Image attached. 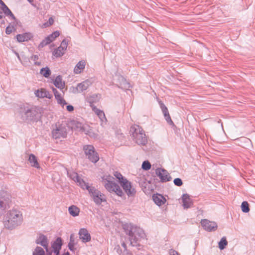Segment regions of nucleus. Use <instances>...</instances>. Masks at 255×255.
I'll return each mask as SVG.
<instances>
[{
  "mask_svg": "<svg viewBox=\"0 0 255 255\" xmlns=\"http://www.w3.org/2000/svg\"><path fill=\"white\" fill-rule=\"evenodd\" d=\"M42 108L32 105H21L17 112V116L26 123L37 122L40 118Z\"/></svg>",
  "mask_w": 255,
  "mask_h": 255,
  "instance_id": "nucleus-1",
  "label": "nucleus"
},
{
  "mask_svg": "<svg viewBox=\"0 0 255 255\" xmlns=\"http://www.w3.org/2000/svg\"><path fill=\"white\" fill-rule=\"evenodd\" d=\"M23 222V216L21 211L17 210H9L3 219L4 227L10 230L20 226Z\"/></svg>",
  "mask_w": 255,
  "mask_h": 255,
  "instance_id": "nucleus-2",
  "label": "nucleus"
},
{
  "mask_svg": "<svg viewBox=\"0 0 255 255\" xmlns=\"http://www.w3.org/2000/svg\"><path fill=\"white\" fill-rule=\"evenodd\" d=\"M124 229L129 236L130 244L132 246H137L139 243L145 237L143 230L140 227L129 224L125 226Z\"/></svg>",
  "mask_w": 255,
  "mask_h": 255,
  "instance_id": "nucleus-3",
  "label": "nucleus"
},
{
  "mask_svg": "<svg viewBox=\"0 0 255 255\" xmlns=\"http://www.w3.org/2000/svg\"><path fill=\"white\" fill-rule=\"evenodd\" d=\"M130 132L133 140L139 145H145L147 139L142 128L138 125L132 126L130 128Z\"/></svg>",
  "mask_w": 255,
  "mask_h": 255,
  "instance_id": "nucleus-4",
  "label": "nucleus"
},
{
  "mask_svg": "<svg viewBox=\"0 0 255 255\" xmlns=\"http://www.w3.org/2000/svg\"><path fill=\"white\" fill-rule=\"evenodd\" d=\"M112 179H113V178L111 176L107 178L104 177L103 178V183L105 188L110 192H113L118 196H122L123 194L122 190L117 184L112 181Z\"/></svg>",
  "mask_w": 255,
  "mask_h": 255,
  "instance_id": "nucleus-5",
  "label": "nucleus"
},
{
  "mask_svg": "<svg viewBox=\"0 0 255 255\" xmlns=\"http://www.w3.org/2000/svg\"><path fill=\"white\" fill-rule=\"evenodd\" d=\"M87 186L85 189L88 190L90 196L96 205H100L102 202H106V196L103 193L93 187H90L88 185Z\"/></svg>",
  "mask_w": 255,
  "mask_h": 255,
  "instance_id": "nucleus-6",
  "label": "nucleus"
},
{
  "mask_svg": "<svg viewBox=\"0 0 255 255\" xmlns=\"http://www.w3.org/2000/svg\"><path fill=\"white\" fill-rule=\"evenodd\" d=\"M10 201L11 195L9 193L3 189L0 190V216L8 208Z\"/></svg>",
  "mask_w": 255,
  "mask_h": 255,
  "instance_id": "nucleus-7",
  "label": "nucleus"
},
{
  "mask_svg": "<svg viewBox=\"0 0 255 255\" xmlns=\"http://www.w3.org/2000/svg\"><path fill=\"white\" fill-rule=\"evenodd\" d=\"M83 150L84 151L86 156L92 162L96 163L99 160V155L95 151V148L93 145H84Z\"/></svg>",
  "mask_w": 255,
  "mask_h": 255,
  "instance_id": "nucleus-8",
  "label": "nucleus"
},
{
  "mask_svg": "<svg viewBox=\"0 0 255 255\" xmlns=\"http://www.w3.org/2000/svg\"><path fill=\"white\" fill-rule=\"evenodd\" d=\"M67 133L66 127L62 125H56L52 131V137L55 139L65 138Z\"/></svg>",
  "mask_w": 255,
  "mask_h": 255,
  "instance_id": "nucleus-9",
  "label": "nucleus"
},
{
  "mask_svg": "<svg viewBox=\"0 0 255 255\" xmlns=\"http://www.w3.org/2000/svg\"><path fill=\"white\" fill-rule=\"evenodd\" d=\"M113 83L117 85L119 88L124 90H128L130 87L126 79L120 75L116 74L114 77Z\"/></svg>",
  "mask_w": 255,
  "mask_h": 255,
  "instance_id": "nucleus-10",
  "label": "nucleus"
},
{
  "mask_svg": "<svg viewBox=\"0 0 255 255\" xmlns=\"http://www.w3.org/2000/svg\"><path fill=\"white\" fill-rule=\"evenodd\" d=\"M72 128L77 131L84 132L90 136H92V133L89 130V127L87 125H84L81 123L77 121H73L71 123Z\"/></svg>",
  "mask_w": 255,
  "mask_h": 255,
  "instance_id": "nucleus-11",
  "label": "nucleus"
},
{
  "mask_svg": "<svg viewBox=\"0 0 255 255\" xmlns=\"http://www.w3.org/2000/svg\"><path fill=\"white\" fill-rule=\"evenodd\" d=\"M121 185L128 196H133L136 193V190L131 183L127 179L121 181Z\"/></svg>",
  "mask_w": 255,
  "mask_h": 255,
  "instance_id": "nucleus-12",
  "label": "nucleus"
},
{
  "mask_svg": "<svg viewBox=\"0 0 255 255\" xmlns=\"http://www.w3.org/2000/svg\"><path fill=\"white\" fill-rule=\"evenodd\" d=\"M67 175L70 179L74 181L77 185H79L83 189H85V187H87V185L88 184L80 178L77 173L72 170H68L67 171Z\"/></svg>",
  "mask_w": 255,
  "mask_h": 255,
  "instance_id": "nucleus-13",
  "label": "nucleus"
},
{
  "mask_svg": "<svg viewBox=\"0 0 255 255\" xmlns=\"http://www.w3.org/2000/svg\"><path fill=\"white\" fill-rule=\"evenodd\" d=\"M62 245V240L58 238L52 244V249H49L47 255H59Z\"/></svg>",
  "mask_w": 255,
  "mask_h": 255,
  "instance_id": "nucleus-14",
  "label": "nucleus"
},
{
  "mask_svg": "<svg viewBox=\"0 0 255 255\" xmlns=\"http://www.w3.org/2000/svg\"><path fill=\"white\" fill-rule=\"evenodd\" d=\"M155 173L159 177L162 182L169 181L172 179L168 171L165 169L159 168H157L155 170Z\"/></svg>",
  "mask_w": 255,
  "mask_h": 255,
  "instance_id": "nucleus-15",
  "label": "nucleus"
},
{
  "mask_svg": "<svg viewBox=\"0 0 255 255\" xmlns=\"http://www.w3.org/2000/svg\"><path fill=\"white\" fill-rule=\"evenodd\" d=\"M201 224L203 228L208 232L215 231L218 227L217 224L215 222L210 221L207 219L202 220Z\"/></svg>",
  "mask_w": 255,
  "mask_h": 255,
  "instance_id": "nucleus-16",
  "label": "nucleus"
},
{
  "mask_svg": "<svg viewBox=\"0 0 255 255\" xmlns=\"http://www.w3.org/2000/svg\"><path fill=\"white\" fill-rule=\"evenodd\" d=\"M93 111L94 112L100 119V125L103 128H106L108 125V121L104 111L96 107H93Z\"/></svg>",
  "mask_w": 255,
  "mask_h": 255,
  "instance_id": "nucleus-17",
  "label": "nucleus"
},
{
  "mask_svg": "<svg viewBox=\"0 0 255 255\" xmlns=\"http://www.w3.org/2000/svg\"><path fill=\"white\" fill-rule=\"evenodd\" d=\"M80 239L82 242L86 243L91 241V237L88 231L85 228H81L79 231Z\"/></svg>",
  "mask_w": 255,
  "mask_h": 255,
  "instance_id": "nucleus-18",
  "label": "nucleus"
},
{
  "mask_svg": "<svg viewBox=\"0 0 255 255\" xmlns=\"http://www.w3.org/2000/svg\"><path fill=\"white\" fill-rule=\"evenodd\" d=\"M35 96L39 98H47L48 99H51L53 96L48 91L43 88L37 89L34 91Z\"/></svg>",
  "mask_w": 255,
  "mask_h": 255,
  "instance_id": "nucleus-19",
  "label": "nucleus"
},
{
  "mask_svg": "<svg viewBox=\"0 0 255 255\" xmlns=\"http://www.w3.org/2000/svg\"><path fill=\"white\" fill-rule=\"evenodd\" d=\"M182 200L184 209H187L192 207L193 201L189 194H184L182 196Z\"/></svg>",
  "mask_w": 255,
  "mask_h": 255,
  "instance_id": "nucleus-20",
  "label": "nucleus"
},
{
  "mask_svg": "<svg viewBox=\"0 0 255 255\" xmlns=\"http://www.w3.org/2000/svg\"><path fill=\"white\" fill-rule=\"evenodd\" d=\"M36 243L43 246L45 249L46 253H49V248H48V241L45 236L43 235H40L36 240Z\"/></svg>",
  "mask_w": 255,
  "mask_h": 255,
  "instance_id": "nucleus-21",
  "label": "nucleus"
},
{
  "mask_svg": "<svg viewBox=\"0 0 255 255\" xmlns=\"http://www.w3.org/2000/svg\"><path fill=\"white\" fill-rule=\"evenodd\" d=\"M16 37L18 42H22L30 40L32 37V35L30 32H25L22 34H17Z\"/></svg>",
  "mask_w": 255,
  "mask_h": 255,
  "instance_id": "nucleus-22",
  "label": "nucleus"
},
{
  "mask_svg": "<svg viewBox=\"0 0 255 255\" xmlns=\"http://www.w3.org/2000/svg\"><path fill=\"white\" fill-rule=\"evenodd\" d=\"M100 99V96L98 94H93L86 98V101L89 103L90 106L92 108V110L93 107H96L94 104L98 102Z\"/></svg>",
  "mask_w": 255,
  "mask_h": 255,
  "instance_id": "nucleus-23",
  "label": "nucleus"
},
{
  "mask_svg": "<svg viewBox=\"0 0 255 255\" xmlns=\"http://www.w3.org/2000/svg\"><path fill=\"white\" fill-rule=\"evenodd\" d=\"M53 84L54 86L62 91L65 87V82L63 81L62 78L61 76L58 75L56 77L55 79L53 80Z\"/></svg>",
  "mask_w": 255,
  "mask_h": 255,
  "instance_id": "nucleus-24",
  "label": "nucleus"
},
{
  "mask_svg": "<svg viewBox=\"0 0 255 255\" xmlns=\"http://www.w3.org/2000/svg\"><path fill=\"white\" fill-rule=\"evenodd\" d=\"M153 200L158 206H160L163 205L166 202L165 198L161 194H154L152 196Z\"/></svg>",
  "mask_w": 255,
  "mask_h": 255,
  "instance_id": "nucleus-25",
  "label": "nucleus"
},
{
  "mask_svg": "<svg viewBox=\"0 0 255 255\" xmlns=\"http://www.w3.org/2000/svg\"><path fill=\"white\" fill-rule=\"evenodd\" d=\"M91 84L92 83L89 80H86L78 84V89H79L80 93L86 90Z\"/></svg>",
  "mask_w": 255,
  "mask_h": 255,
  "instance_id": "nucleus-26",
  "label": "nucleus"
},
{
  "mask_svg": "<svg viewBox=\"0 0 255 255\" xmlns=\"http://www.w3.org/2000/svg\"><path fill=\"white\" fill-rule=\"evenodd\" d=\"M86 65V62L85 60L80 61L75 66L74 69V72L75 74H80L83 71Z\"/></svg>",
  "mask_w": 255,
  "mask_h": 255,
  "instance_id": "nucleus-27",
  "label": "nucleus"
},
{
  "mask_svg": "<svg viewBox=\"0 0 255 255\" xmlns=\"http://www.w3.org/2000/svg\"><path fill=\"white\" fill-rule=\"evenodd\" d=\"M28 161L30 165L36 168H39V165L37 161L36 157L33 154H30L29 156Z\"/></svg>",
  "mask_w": 255,
  "mask_h": 255,
  "instance_id": "nucleus-28",
  "label": "nucleus"
},
{
  "mask_svg": "<svg viewBox=\"0 0 255 255\" xmlns=\"http://www.w3.org/2000/svg\"><path fill=\"white\" fill-rule=\"evenodd\" d=\"M62 91L63 93V95L58 93L57 94H56L54 96H55V99L57 101L58 104L60 105L62 107H64V106H65L67 104V103L63 98V95L64 94V92L63 90Z\"/></svg>",
  "mask_w": 255,
  "mask_h": 255,
  "instance_id": "nucleus-29",
  "label": "nucleus"
},
{
  "mask_svg": "<svg viewBox=\"0 0 255 255\" xmlns=\"http://www.w3.org/2000/svg\"><path fill=\"white\" fill-rule=\"evenodd\" d=\"M69 214L73 217H76L79 215L80 210L75 205H72L68 208Z\"/></svg>",
  "mask_w": 255,
  "mask_h": 255,
  "instance_id": "nucleus-30",
  "label": "nucleus"
},
{
  "mask_svg": "<svg viewBox=\"0 0 255 255\" xmlns=\"http://www.w3.org/2000/svg\"><path fill=\"white\" fill-rule=\"evenodd\" d=\"M0 8L4 12V13L7 16H10L12 19H14L15 16L11 12V10L8 7L5 5V4H2V6H0Z\"/></svg>",
  "mask_w": 255,
  "mask_h": 255,
  "instance_id": "nucleus-31",
  "label": "nucleus"
},
{
  "mask_svg": "<svg viewBox=\"0 0 255 255\" xmlns=\"http://www.w3.org/2000/svg\"><path fill=\"white\" fill-rule=\"evenodd\" d=\"M51 73V70L48 67L42 68L40 70V74L45 78H48Z\"/></svg>",
  "mask_w": 255,
  "mask_h": 255,
  "instance_id": "nucleus-32",
  "label": "nucleus"
},
{
  "mask_svg": "<svg viewBox=\"0 0 255 255\" xmlns=\"http://www.w3.org/2000/svg\"><path fill=\"white\" fill-rule=\"evenodd\" d=\"M65 51L62 49L59 46L55 49L53 52V55L55 57H59L62 56L65 53Z\"/></svg>",
  "mask_w": 255,
  "mask_h": 255,
  "instance_id": "nucleus-33",
  "label": "nucleus"
},
{
  "mask_svg": "<svg viewBox=\"0 0 255 255\" xmlns=\"http://www.w3.org/2000/svg\"><path fill=\"white\" fill-rule=\"evenodd\" d=\"M75 245V241H74V235L71 234L70 235V241L68 245L69 249L71 251H74L75 250V248H74Z\"/></svg>",
  "mask_w": 255,
  "mask_h": 255,
  "instance_id": "nucleus-34",
  "label": "nucleus"
},
{
  "mask_svg": "<svg viewBox=\"0 0 255 255\" xmlns=\"http://www.w3.org/2000/svg\"><path fill=\"white\" fill-rule=\"evenodd\" d=\"M228 245V242L226 237H223L219 242V248L221 250H224L226 246Z\"/></svg>",
  "mask_w": 255,
  "mask_h": 255,
  "instance_id": "nucleus-35",
  "label": "nucleus"
},
{
  "mask_svg": "<svg viewBox=\"0 0 255 255\" xmlns=\"http://www.w3.org/2000/svg\"><path fill=\"white\" fill-rule=\"evenodd\" d=\"M241 209L244 213H248L250 211L249 206L248 202L244 201L241 205Z\"/></svg>",
  "mask_w": 255,
  "mask_h": 255,
  "instance_id": "nucleus-36",
  "label": "nucleus"
},
{
  "mask_svg": "<svg viewBox=\"0 0 255 255\" xmlns=\"http://www.w3.org/2000/svg\"><path fill=\"white\" fill-rule=\"evenodd\" d=\"M159 104L160 105V107L162 111V113L164 115V116H167V115H169L168 109L165 105L162 103L161 101L159 102Z\"/></svg>",
  "mask_w": 255,
  "mask_h": 255,
  "instance_id": "nucleus-37",
  "label": "nucleus"
},
{
  "mask_svg": "<svg viewBox=\"0 0 255 255\" xmlns=\"http://www.w3.org/2000/svg\"><path fill=\"white\" fill-rule=\"evenodd\" d=\"M51 42V41L50 39V37L47 36L44 39H43L39 44V47H43L44 46L47 45Z\"/></svg>",
  "mask_w": 255,
  "mask_h": 255,
  "instance_id": "nucleus-38",
  "label": "nucleus"
},
{
  "mask_svg": "<svg viewBox=\"0 0 255 255\" xmlns=\"http://www.w3.org/2000/svg\"><path fill=\"white\" fill-rule=\"evenodd\" d=\"M33 255H44V251L42 248L37 247L33 253Z\"/></svg>",
  "mask_w": 255,
  "mask_h": 255,
  "instance_id": "nucleus-39",
  "label": "nucleus"
},
{
  "mask_svg": "<svg viewBox=\"0 0 255 255\" xmlns=\"http://www.w3.org/2000/svg\"><path fill=\"white\" fill-rule=\"evenodd\" d=\"M59 32L58 31H54V32H53L52 33H51V34H50L49 35H48V37H50V40L51 41V42H52L53 41H54L55 40V39L58 37L59 36Z\"/></svg>",
  "mask_w": 255,
  "mask_h": 255,
  "instance_id": "nucleus-40",
  "label": "nucleus"
},
{
  "mask_svg": "<svg viewBox=\"0 0 255 255\" xmlns=\"http://www.w3.org/2000/svg\"><path fill=\"white\" fill-rule=\"evenodd\" d=\"M68 44V40L64 39L62 41L61 45H60V47L63 49L64 51H66L67 48V46Z\"/></svg>",
  "mask_w": 255,
  "mask_h": 255,
  "instance_id": "nucleus-41",
  "label": "nucleus"
},
{
  "mask_svg": "<svg viewBox=\"0 0 255 255\" xmlns=\"http://www.w3.org/2000/svg\"><path fill=\"white\" fill-rule=\"evenodd\" d=\"M142 168L145 170H149L151 168L150 162L148 161H143L142 164Z\"/></svg>",
  "mask_w": 255,
  "mask_h": 255,
  "instance_id": "nucleus-42",
  "label": "nucleus"
},
{
  "mask_svg": "<svg viewBox=\"0 0 255 255\" xmlns=\"http://www.w3.org/2000/svg\"><path fill=\"white\" fill-rule=\"evenodd\" d=\"M114 176L119 179V182L120 183H121L122 181H124V180L126 179L125 178L123 175L121 174V173L119 172H115L114 173Z\"/></svg>",
  "mask_w": 255,
  "mask_h": 255,
  "instance_id": "nucleus-43",
  "label": "nucleus"
},
{
  "mask_svg": "<svg viewBox=\"0 0 255 255\" xmlns=\"http://www.w3.org/2000/svg\"><path fill=\"white\" fill-rule=\"evenodd\" d=\"M69 92L73 94L79 93V89H78V85L76 87L71 86L69 88Z\"/></svg>",
  "mask_w": 255,
  "mask_h": 255,
  "instance_id": "nucleus-44",
  "label": "nucleus"
},
{
  "mask_svg": "<svg viewBox=\"0 0 255 255\" xmlns=\"http://www.w3.org/2000/svg\"><path fill=\"white\" fill-rule=\"evenodd\" d=\"M54 22V19L52 17L49 18L48 21L47 22L44 23L43 24V27H46L52 25Z\"/></svg>",
  "mask_w": 255,
  "mask_h": 255,
  "instance_id": "nucleus-45",
  "label": "nucleus"
},
{
  "mask_svg": "<svg viewBox=\"0 0 255 255\" xmlns=\"http://www.w3.org/2000/svg\"><path fill=\"white\" fill-rule=\"evenodd\" d=\"M173 183L177 186H181L183 184L182 180L179 178H175L173 181Z\"/></svg>",
  "mask_w": 255,
  "mask_h": 255,
  "instance_id": "nucleus-46",
  "label": "nucleus"
},
{
  "mask_svg": "<svg viewBox=\"0 0 255 255\" xmlns=\"http://www.w3.org/2000/svg\"><path fill=\"white\" fill-rule=\"evenodd\" d=\"M164 118H165L166 122L168 123V124H169L170 125L172 126H174V124L173 121H172L169 115H167V116H165V117H164Z\"/></svg>",
  "mask_w": 255,
  "mask_h": 255,
  "instance_id": "nucleus-47",
  "label": "nucleus"
},
{
  "mask_svg": "<svg viewBox=\"0 0 255 255\" xmlns=\"http://www.w3.org/2000/svg\"><path fill=\"white\" fill-rule=\"evenodd\" d=\"M38 59V56L37 55H34L31 56V60L33 61L35 65H39L40 64V63L39 62H37L36 61V60Z\"/></svg>",
  "mask_w": 255,
  "mask_h": 255,
  "instance_id": "nucleus-48",
  "label": "nucleus"
},
{
  "mask_svg": "<svg viewBox=\"0 0 255 255\" xmlns=\"http://www.w3.org/2000/svg\"><path fill=\"white\" fill-rule=\"evenodd\" d=\"M13 28L12 26H8L5 29V33L7 34H10L12 32Z\"/></svg>",
  "mask_w": 255,
  "mask_h": 255,
  "instance_id": "nucleus-49",
  "label": "nucleus"
},
{
  "mask_svg": "<svg viewBox=\"0 0 255 255\" xmlns=\"http://www.w3.org/2000/svg\"><path fill=\"white\" fill-rule=\"evenodd\" d=\"M169 255H179V253L175 250L171 249L169 251Z\"/></svg>",
  "mask_w": 255,
  "mask_h": 255,
  "instance_id": "nucleus-50",
  "label": "nucleus"
},
{
  "mask_svg": "<svg viewBox=\"0 0 255 255\" xmlns=\"http://www.w3.org/2000/svg\"><path fill=\"white\" fill-rule=\"evenodd\" d=\"M66 109L69 112H72L74 110V107L72 105H68L66 107Z\"/></svg>",
  "mask_w": 255,
  "mask_h": 255,
  "instance_id": "nucleus-51",
  "label": "nucleus"
},
{
  "mask_svg": "<svg viewBox=\"0 0 255 255\" xmlns=\"http://www.w3.org/2000/svg\"><path fill=\"white\" fill-rule=\"evenodd\" d=\"M15 54H16L17 58L18 59V60H19V61L21 62V63L22 64V65H24V63L22 61V60H21V58L20 57V56L19 55L18 53L15 52Z\"/></svg>",
  "mask_w": 255,
  "mask_h": 255,
  "instance_id": "nucleus-52",
  "label": "nucleus"
},
{
  "mask_svg": "<svg viewBox=\"0 0 255 255\" xmlns=\"http://www.w3.org/2000/svg\"><path fill=\"white\" fill-rule=\"evenodd\" d=\"M52 91L54 94V96L56 95V94H57L59 92L58 91L56 90V88H54V87H52Z\"/></svg>",
  "mask_w": 255,
  "mask_h": 255,
  "instance_id": "nucleus-53",
  "label": "nucleus"
},
{
  "mask_svg": "<svg viewBox=\"0 0 255 255\" xmlns=\"http://www.w3.org/2000/svg\"><path fill=\"white\" fill-rule=\"evenodd\" d=\"M2 4H4V3L2 1V0H0V6H2Z\"/></svg>",
  "mask_w": 255,
  "mask_h": 255,
  "instance_id": "nucleus-54",
  "label": "nucleus"
},
{
  "mask_svg": "<svg viewBox=\"0 0 255 255\" xmlns=\"http://www.w3.org/2000/svg\"><path fill=\"white\" fill-rule=\"evenodd\" d=\"M3 17L2 12L0 11V19H1Z\"/></svg>",
  "mask_w": 255,
  "mask_h": 255,
  "instance_id": "nucleus-55",
  "label": "nucleus"
},
{
  "mask_svg": "<svg viewBox=\"0 0 255 255\" xmlns=\"http://www.w3.org/2000/svg\"><path fill=\"white\" fill-rule=\"evenodd\" d=\"M62 255H70V254L68 252L65 253Z\"/></svg>",
  "mask_w": 255,
  "mask_h": 255,
  "instance_id": "nucleus-56",
  "label": "nucleus"
},
{
  "mask_svg": "<svg viewBox=\"0 0 255 255\" xmlns=\"http://www.w3.org/2000/svg\"><path fill=\"white\" fill-rule=\"evenodd\" d=\"M122 246H123V247H124V248H126V244H125V243H123V244H122Z\"/></svg>",
  "mask_w": 255,
  "mask_h": 255,
  "instance_id": "nucleus-57",
  "label": "nucleus"
}]
</instances>
